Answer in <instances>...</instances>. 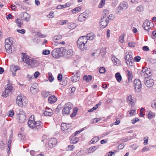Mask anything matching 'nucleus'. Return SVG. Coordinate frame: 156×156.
<instances>
[{"instance_id": "nucleus-1", "label": "nucleus", "mask_w": 156, "mask_h": 156, "mask_svg": "<svg viewBox=\"0 0 156 156\" xmlns=\"http://www.w3.org/2000/svg\"><path fill=\"white\" fill-rule=\"evenodd\" d=\"M95 36L92 33L88 34L86 36H83L80 37L77 41L78 46L81 51L86 50L87 48L85 46V44L88 40H92L95 37Z\"/></svg>"}, {"instance_id": "nucleus-2", "label": "nucleus", "mask_w": 156, "mask_h": 156, "mask_svg": "<svg viewBox=\"0 0 156 156\" xmlns=\"http://www.w3.org/2000/svg\"><path fill=\"white\" fill-rule=\"evenodd\" d=\"M22 56L23 61L31 67H36L39 65L40 63L39 61L34 58L29 57L24 53H22Z\"/></svg>"}, {"instance_id": "nucleus-3", "label": "nucleus", "mask_w": 156, "mask_h": 156, "mask_svg": "<svg viewBox=\"0 0 156 156\" xmlns=\"http://www.w3.org/2000/svg\"><path fill=\"white\" fill-rule=\"evenodd\" d=\"M27 123L30 128L34 129H40L43 126V123L40 121H35L34 115H31L29 118Z\"/></svg>"}, {"instance_id": "nucleus-4", "label": "nucleus", "mask_w": 156, "mask_h": 156, "mask_svg": "<svg viewBox=\"0 0 156 156\" xmlns=\"http://www.w3.org/2000/svg\"><path fill=\"white\" fill-rule=\"evenodd\" d=\"M28 102V100L23 96H18L16 99V103L18 106L20 107L25 106Z\"/></svg>"}, {"instance_id": "nucleus-5", "label": "nucleus", "mask_w": 156, "mask_h": 156, "mask_svg": "<svg viewBox=\"0 0 156 156\" xmlns=\"http://www.w3.org/2000/svg\"><path fill=\"white\" fill-rule=\"evenodd\" d=\"M64 48L63 47L55 48L52 51L51 55L55 58H58L64 55Z\"/></svg>"}, {"instance_id": "nucleus-6", "label": "nucleus", "mask_w": 156, "mask_h": 156, "mask_svg": "<svg viewBox=\"0 0 156 156\" xmlns=\"http://www.w3.org/2000/svg\"><path fill=\"white\" fill-rule=\"evenodd\" d=\"M128 5L126 2H123L120 3L115 10V12L117 14H120L122 10H126L128 8Z\"/></svg>"}, {"instance_id": "nucleus-7", "label": "nucleus", "mask_w": 156, "mask_h": 156, "mask_svg": "<svg viewBox=\"0 0 156 156\" xmlns=\"http://www.w3.org/2000/svg\"><path fill=\"white\" fill-rule=\"evenodd\" d=\"M13 42L10 39H6L5 40V48L6 52L9 53H11L12 52V45Z\"/></svg>"}, {"instance_id": "nucleus-8", "label": "nucleus", "mask_w": 156, "mask_h": 156, "mask_svg": "<svg viewBox=\"0 0 156 156\" xmlns=\"http://www.w3.org/2000/svg\"><path fill=\"white\" fill-rule=\"evenodd\" d=\"M125 59L126 63L128 66H132L133 61V57L131 55V52H128L125 53Z\"/></svg>"}, {"instance_id": "nucleus-9", "label": "nucleus", "mask_w": 156, "mask_h": 156, "mask_svg": "<svg viewBox=\"0 0 156 156\" xmlns=\"http://www.w3.org/2000/svg\"><path fill=\"white\" fill-rule=\"evenodd\" d=\"M108 22V18L106 16H103L99 23L100 27L102 28H105L107 26Z\"/></svg>"}, {"instance_id": "nucleus-10", "label": "nucleus", "mask_w": 156, "mask_h": 156, "mask_svg": "<svg viewBox=\"0 0 156 156\" xmlns=\"http://www.w3.org/2000/svg\"><path fill=\"white\" fill-rule=\"evenodd\" d=\"M134 87L135 90L140 92L141 89V84L140 81L138 79H136L134 81Z\"/></svg>"}, {"instance_id": "nucleus-11", "label": "nucleus", "mask_w": 156, "mask_h": 156, "mask_svg": "<svg viewBox=\"0 0 156 156\" xmlns=\"http://www.w3.org/2000/svg\"><path fill=\"white\" fill-rule=\"evenodd\" d=\"M72 108L71 105L68 104H66L63 108L62 110V113L64 115H67L70 113V111L71 110Z\"/></svg>"}, {"instance_id": "nucleus-12", "label": "nucleus", "mask_w": 156, "mask_h": 156, "mask_svg": "<svg viewBox=\"0 0 156 156\" xmlns=\"http://www.w3.org/2000/svg\"><path fill=\"white\" fill-rule=\"evenodd\" d=\"M153 24L148 20H146L143 23V27L144 30H148L153 26Z\"/></svg>"}, {"instance_id": "nucleus-13", "label": "nucleus", "mask_w": 156, "mask_h": 156, "mask_svg": "<svg viewBox=\"0 0 156 156\" xmlns=\"http://www.w3.org/2000/svg\"><path fill=\"white\" fill-rule=\"evenodd\" d=\"M145 78V84L146 85L149 87H152L154 84L153 80L151 78Z\"/></svg>"}, {"instance_id": "nucleus-14", "label": "nucleus", "mask_w": 156, "mask_h": 156, "mask_svg": "<svg viewBox=\"0 0 156 156\" xmlns=\"http://www.w3.org/2000/svg\"><path fill=\"white\" fill-rule=\"evenodd\" d=\"M64 55L66 56L68 58H69L71 57L73 55V51L71 49H68L66 50L64 48Z\"/></svg>"}, {"instance_id": "nucleus-15", "label": "nucleus", "mask_w": 156, "mask_h": 156, "mask_svg": "<svg viewBox=\"0 0 156 156\" xmlns=\"http://www.w3.org/2000/svg\"><path fill=\"white\" fill-rule=\"evenodd\" d=\"M142 74L145 76V78H148L152 75V73L150 70L147 68L143 69L142 70Z\"/></svg>"}, {"instance_id": "nucleus-16", "label": "nucleus", "mask_w": 156, "mask_h": 156, "mask_svg": "<svg viewBox=\"0 0 156 156\" xmlns=\"http://www.w3.org/2000/svg\"><path fill=\"white\" fill-rule=\"evenodd\" d=\"M11 71L14 76L16 75V72L17 70H20V67L18 66H12L10 67Z\"/></svg>"}, {"instance_id": "nucleus-17", "label": "nucleus", "mask_w": 156, "mask_h": 156, "mask_svg": "<svg viewBox=\"0 0 156 156\" xmlns=\"http://www.w3.org/2000/svg\"><path fill=\"white\" fill-rule=\"evenodd\" d=\"M53 114V111L50 108L46 107L44 112V114L46 116H50Z\"/></svg>"}, {"instance_id": "nucleus-18", "label": "nucleus", "mask_w": 156, "mask_h": 156, "mask_svg": "<svg viewBox=\"0 0 156 156\" xmlns=\"http://www.w3.org/2000/svg\"><path fill=\"white\" fill-rule=\"evenodd\" d=\"M26 120V116L24 114H20L19 116L18 122L21 123H24Z\"/></svg>"}, {"instance_id": "nucleus-19", "label": "nucleus", "mask_w": 156, "mask_h": 156, "mask_svg": "<svg viewBox=\"0 0 156 156\" xmlns=\"http://www.w3.org/2000/svg\"><path fill=\"white\" fill-rule=\"evenodd\" d=\"M127 101L129 105H133L134 104V100L133 99L131 95H129L127 97Z\"/></svg>"}, {"instance_id": "nucleus-20", "label": "nucleus", "mask_w": 156, "mask_h": 156, "mask_svg": "<svg viewBox=\"0 0 156 156\" xmlns=\"http://www.w3.org/2000/svg\"><path fill=\"white\" fill-rule=\"evenodd\" d=\"M57 100L56 97L54 95H51L48 98V102L50 104H53Z\"/></svg>"}, {"instance_id": "nucleus-21", "label": "nucleus", "mask_w": 156, "mask_h": 156, "mask_svg": "<svg viewBox=\"0 0 156 156\" xmlns=\"http://www.w3.org/2000/svg\"><path fill=\"white\" fill-rule=\"evenodd\" d=\"M57 143V140L55 138H52L49 140L48 145L50 147H52L55 146Z\"/></svg>"}, {"instance_id": "nucleus-22", "label": "nucleus", "mask_w": 156, "mask_h": 156, "mask_svg": "<svg viewBox=\"0 0 156 156\" xmlns=\"http://www.w3.org/2000/svg\"><path fill=\"white\" fill-rule=\"evenodd\" d=\"M87 16V15L86 13L83 12L81 13L79 15L78 17V20L81 22L84 21L86 18Z\"/></svg>"}, {"instance_id": "nucleus-23", "label": "nucleus", "mask_w": 156, "mask_h": 156, "mask_svg": "<svg viewBox=\"0 0 156 156\" xmlns=\"http://www.w3.org/2000/svg\"><path fill=\"white\" fill-rule=\"evenodd\" d=\"M79 71L78 70L76 71L75 73H73V74H75V75H74L71 78V80L73 83L79 80V77L78 75H77Z\"/></svg>"}, {"instance_id": "nucleus-24", "label": "nucleus", "mask_w": 156, "mask_h": 156, "mask_svg": "<svg viewBox=\"0 0 156 156\" xmlns=\"http://www.w3.org/2000/svg\"><path fill=\"white\" fill-rule=\"evenodd\" d=\"M62 39V36L61 35H58L55 36L53 38V41L55 43H58L61 41Z\"/></svg>"}, {"instance_id": "nucleus-25", "label": "nucleus", "mask_w": 156, "mask_h": 156, "mask_svg": "<svg viewBox=\"0 0 156 156\" xmlns=\"http://www.w3.org/2000/svg\"><path fill=\"white\" fill-rule=\"evenodd\" d=\"M38 87L37 86H32L30 88V91L33 94H36L38 91Z\"/></svg>"}, {"instance_id": "nucleus-26", "label": "nucleus", "mask_w": 156, "mask_h": 156, "mask_svg": "<svg viewBox=\"0 0 156 156\" xmlns=\"http://www.w3.org/2000/svg\"><path fill=\"white\" fill-rule=\"evenodd\" d=\"M70 126L69 124L65 123H62L61 125V129L63 131L67 130L70 127Z\"/></svg>"}, {"instance_id": "nucleus-27", "label": "nucleus", "mask_w": 156, "mask_h": 156, "mask_svg": "<svg viewBox=\"0 0 156 156\" xmlns=\"http://www.w3.org/2000/svg\"><path fill=\"white\" fill-rule=\"evenodd\" d=\"M82 9L81 6L77 7L71 10V12L73 14H76L80 12Z\"/></svg>"}, {"instance_id": "nucleus-28", "label": "nucleus", "mask_w": 156, "mask_h": 156, "mask_svg": "<svg viewBox=\"0 0 156 156\" xmlns=\"http://www.w3.org/2000/svg\"><path fill=\"white\" fill-rule=\"evenodd\" d=\"M30 16L27 12H25L23 15V19L26 21H29L30 20Z\"/></svg>"}, {"instance_id": "nucleus-29", "label": "nucleus", "mask_w": 156, "mask_h": 156, "mask_svg": "<svg viewBox=\"0 0 156 156\" xmlns=\"http://www.w3.org/2000/svg\"><path fill=\"white\" fill-rule=\"evenodd\" d=\"M83 80L87 82H89L91 81L92 79L91 76L88 75H84L83 77Z\"/></svg>"}, {"instance_id": "nucleus-30", "label": "nucleus", "mask_w": 156, "mask_h": 156, "mask_svg": "<svg viewBox=\"0 0 156 156\" xmlns=\"http://www.w3.org/2000/svg\"><path fill=\"white\" fill-rule=\"evenodd\" d=\"M115 77L118 82H119L122 80V77L119 73H116L115 75Z\"/></svg>"}, {"instance_id": "nucleus-31", "label": "nucleus", "mask_w": 156, "mask_h": 156, "mask_svg": "<svg viewBox=\"0 0 156 156\" xmlns=\"http://www.w3.org/2000/svg\"><path fill=\"white\" fill-rule=\"evenodd\" d=\"M11 93V92H10V91L5 89V90L3 92L2 96L5 97H7L9 96V94Z\"/></svg>"}, {"instance_id": "nucleus-32", "label": "nucleus", "mask_w": 156, "mask_h": 156, "mask_svg": "<svg viewBox=\"0 0 156 156\" xmlns=\"http://www.w3.org/2000/svg\"><path fill=\"white\" fill-rule=\"evenodd\" d=\"M70 6L69 4H68L66 3L64 5H59L57 7V9H63L64 8H66L67 7H69Z\"/></svg>"}, {"instance_id": "nucleus-33", "label": "nucleus", "mask_w": 156, "mask_h": 156, "mask_svg": "<svg viewBox=\"0 0 156 156\" xmlns=\"http://www.w3.org/2000/svg\"><path fill=\"white\" fill-rule=\"evenodd\" d=\"M16 23L17 26L19 27H21L23 24L21 20L20 19H18L16 20Z\"/></svg>"}, {"instance_id": "nucleus-34", "label": "nucleus", "mask_w": 156, "mask_h": 156, "mask_svg": "<svg viewBox=\"0 0 156 156\" xmlns=\"http://www.w3.org/2000/svg\"><path fill=\"white\" fill-rule=\"evenodd\" d=\"M51 94V92L48 91H43L41 93L42 96L45 98L47 97Z\"/></svg>"}, {"instance_id": "nucleus-35", "label": "nucleus", "mask_w": 156, "mask_h": 156, "mask_svg": "<svg viewBox=\"0 0 156 156\" xmlns=\"http://www.w3.org/2000/svg\"><path fill=\"white\" fill-rule=\"evenodd\" d=\"M76 24L74 23H70L68 25V27L70 29H73L76 27Z\"/></svg>"}, {"instance_id": "nucleus-36", "label": "nucleus", "mask_w": 156, "mask_h": 156, "mask_svg": "<svg viewBox=\"0 0 156 156\" xmlns=\"http://www.w3.org/2000/svg\"><path fill=\"white\" fill-rule=\"evenodd\" d=\"M48 80L50 82H52L54 80V77L51 73H48Z\"/></svg>"}, {"instance_id": "nucleus-37", "label": "nucleus", "mask_w": 156, "mask_h": 156, "mask_svg": "<svg viewBox=\"0 0 156 156\" xmlns=\"http://www.w3.org/2000/svg\"><path fill=\"white\" fill-rule=\"evenodd\" d=\"M106 0H101L100 3L98 5L99 8H101L105 5Z\"/></svg>"}, {"instance_id": "nucleus-38", "label": "nucleus", "mask_w": 156, "mask_h": 156, "mask_svg": "<svg viewBox=\"0 0 156 156\" xmlns=\"http://www.w3.org/2000/svg\"><path fill=\"white\" fill-rule=\"evenodd\" d=\"M99 140V137L98 136H96L93 138L91 140V144H94L98 142Z\"/></svg>"}, {"instance_id": "nucleus-39", "label": "nucleus", "mask_w": 156, "mask_h": 156, "mask_svg": "<svg viewBox=\"0 0 156 156\" xmlns=\"http://www.w3.org/2000/svg\"><path fill=\"white\" fill-rule=\"evenodd\" d=\"M112 60L115 65H117L119 62V60L116 58H112Z\"/></svg>"}, {"instance_id": "nucleus-40", "label": "nucleus", "mask_w": 156, "mask_h": 156, "mask_svg": "<svg viewBox=\"0 0 156 156\" xmlns=\"http://www.w3.org/2000/svg\"><path fill=\"white\" fill-rule=\"evenodd\" d=\"M96 149V147H91L89 148L88 151L89 153H90L93 152Z\"/></svg>"}, {"instance_id": "nucleus-41", "label": "nucleus", "mask_w": 156, "mask_h": 156, "mask_svg": "<svg viewBox=\"0 0 156 156\" xmlns=\"http://www.w3.org/2000/svg\"><path fill=\"white\" fill-rule=\"evenodd\" d=\"M155 116V114L152 112H150L148 115V118L149 119H151L152 118H153Z\"/></svg>"}, {"instance_id": "nucleus-42", "label": "nucleus", "mask_w": 156, "mask_h": 156, "mask_svg": "<svg viewBox=\"0 0 156 156\" xmlns=\"http://www.w3.org/2000/svg\"><path fill=\"white\" fill-rule=\"evenodd\" d=\"M126 73L128 77H133V74L131 71L127 70L126 71Z\"/></svg>"}, {"instance_id": "nucleus-43", "label": "nucleus", "mask_w": 156, "mask_h": 156, "mask_svg": "<svg viewBox=\"0 0 156 156\" xmlns=\"http://www.w3.org/2000/svg\"><path fill=\"white\" fill-rule=\"evenodd\" d=\"M136 43L134 41L129 42L128 44V45L129 47L132 48L134 47L135 46Z\"/></svg>"}, {"instance_id": "nucleus-44", "label": "nucleus", "mask_w": 156, "mask_h": 156, "mask_svg": "<svg viewBox=\"0 0 156 156\" xmlns=\"http://www.w3.org/2000/svg\"><path fill=\"white\" fill-rule=\"evenodd\" d=\"M68 21L67 20H61L58 22L60 25H63L68 23Z\"/></svg>"}, {"instance_id": "nucleus-45", "label": "nucleus", "mask_w": 156, "mask_h": 156, "mask_svg": "<svg viewBox=\"0 0 156 156\" xmlns=\"http://www.w3.org/2000/svg\"><path fill=\"white\" fill-rule=\"evenodd\" d=\"M74 145H69L67 147V151H73L74 147Z\"/></svg>"}, {"instance_id": "nucleus-46", "label": "nucleus", "mask_w": 156, "mask_h": 156, "mask_svg": "<svg viewBox=\"0 0 156 156\" xmlns=\"http://www.w3.org/2000/svg\"><path fill=\"white\" fill-rule=\"evenodd\" d=\"M106 71V69L104 67H101L99 69V72L101 73H104Z\"/></svg>"}, {"instance_id": "nucleus-47", "label": "nucleus", "mask_w": 156, "mask_h": 156, "mask_svg": "<svg viewBox=\"0 0 156 156\" xmlns=\"http://www.w3.org/2000/svg\"><path fill=\"white\" fill-rule=\"evenodd\" d=\"M18 137L20 138L21 140H24L25 138V136L24 134L23 133H20L18 135Z\"/></svg>"}, {"instance_id": "nucleus-48", "label": "nucleus", "mask_w": 156, "mask_h": 156, "mask_svg": "<svg viewBox=\"0 0 156 156\" xmlns=\"http://www.w3.org/2000/svg\"><path fill=\"white\" fill-rule=\"evenodd\" d=\"M150 150V147H148V146H145L142 149L141 151L143 152L146 151H148Z\"/></svg>"}, {"instance_id": "nucleus-49", "label": "nucleus", "mask_w": 156, "mask_h": 156, "mask_svg": "<svg viewBox=\"0 0 156 156\" xmlns=\"http://www.w3.org/2000/svg\"><path fill=\"white\" fill-rule=\"evenodd\" d=\"M14 114V111L13 110H10L8 112V116L9 117H12Z\"/></svg>"}, {"instance_id": "nucleus-50", "label": "nucleus", "mask_w": 156, "mask_h": 156, "mask_svg": "<svg viewBox=\"0 0 156 156\" xmlns=\"http://www.w3.org/2000/svg\"><path fill=\"white\" fill-rule=\"evenodd\" d=\"M40 73L38 71H36L34 74V78H37L40 75Z\"/></svg>"}, {"instance_id": "nucleus-51", "label": "nucleus", "mask_w": 156, "mask_h": 156, "mask_svg": "<svg viewBox=\"0 0 156 156\" xmlns=\"http://www.w3.org/2000/svg\"><path fill=\"white\" fill-rule=\"evenodd\" d=\"M138 12H141L143 10V8L142 6H138L136 8Z\"/></svg>"}, {"instance_id": "nucleus-52", "label": "nucleus", "mask_w": 156, "mask_h": 156, "mask_svg": "<svg viewBox=\"0 0 156 156\" xmlns=\"http://www.w3.org/2000/svg\"><path fill=\"white\" fill-rule=\"evenodd\" d=\"M136 112V110H132L130 111H128V112L129 113V114L130 115V116H132L135 114V113Z\"/></svg>"}, {"instance_id": "nucleus-53", "label": "nucleus", "mask_w": 156, "mask_h": 156, "mask_svg": "<svg viewBox=\"0 0 156 156\" xmlns=\"http://www.w3.org/2000/svg\"><path fill=\"white\" fill-rule=\"evenodd\" d=\"M106 49L105 48H103L101 49L100 51V53H102V55H104L106 53Z\"/></svg>"}, {"instance_id": "nucleus-54", "label": "nucleus", "mask_w": 156, "mask_h": 156, "mask_svg": "<svg viewBox=\"0 0 156 156\" xmlns=\"http://www.w3.org/2000/svg\"><path fill=\"white\" fill-rule=\"evenodd\" d=\"M148 138L147 137H145L144 138V144L145 145H146L148 144Z\"/></svg>"}, {"instance_id": "nucleus-55", "label": "nucleus", "mask_w": 156, "mask_h": 156, "mask_svg": "<svg viewBox=\"0 0 156 156\" xmlns=\"http://www.w3.org/2000/svg\"><path fill=\"white\" fill-rule=\"evenodd\" d=\"M50 53V51L49 50H44L43 51V54L44 55H47Z\"/></svg>"}, {"instance_id": "nucleus-56", "label": "nucleus", "mask_w": 156, "mask_h": 156, "mask_svg": "<svg viewBox=\"0 0 156 156\" xmlns=\"http://www.w3.org/2000/svg\"><path fill=\"white\" fill-rule=\"evenodd\" d=\"M119 41L120 42H121L122 43H123V42H124V35H123L119 37Z\"/></svg>"}, {"instance_id": "nucleus-57", "label": "nucleus", "mask_w": 156, "mask_h": 156, "mask_svg": "<svg viewBox=\"0 0 156 156\" xmlns=\"http://www.w3.org/2000/svg\"><path fill=\"white\" fill-rule=\"evenodd\" d=\"M7 86V87L6 89L10 91V92H11L12 90L13 87L10 84H8Z\"/></svg>"}, {"instance_id": "nucleus-58", "label": "nucleus", "mask_w": 156, "mask_h": 156, "mask_svg": "<svg viewBox=\"0 0 156 156\" xmlns=\"http://www.w3.org/2000/svg\"><path fill=\"white\" fill-rule=\"evenodd\" d=\"M151 106L152 108H156V101H154L152 102Z\"/></svg>"}, {"instance_id": "nucleus-59", "label": "nucleus", "mask_w": 156, "mask_h": 156, "mask_svg": "<svg viewBox=\"0 0 156 156\" xmlns=\"http://www.w3.org/2000/svg\"><path fill=\"white\" fill-rule=\"evenodd\" d=\"M17 31L18 32L22 34H24L25 33V30L24 29H22V30H17Z\"/></svg>"}, {"instance_id": "nucleus-60", "label": "nucleus", "mask_w": 156, "mask_h": 156, "mask_svg": "<svg viewBox=\"0 0 156 156\" xmlns=\"http://www.w3.org/2000/svg\"><path fill=\"white\" fill-rule=\"evenodd\" d=\"M37 35L39 36V37H42V38H44L46 36L42 34L40 32H38L37 33Z\"/></svg>"}, {"instance_id": "nucleus-61", "label": "nucleus", "mask_w": 156, "mask_h": 156, "mask_svg": "<svg viewBox=\"0 0 156 156\" xmlns=\"http://www.w3.org/2000/svg\"><path fill=\"white\" fill-rule=\"evenodd\" d=\"M139 120V119L138 118H135L133 119L132 120V123L133 124H134L136 122H137Z\"/></svg>"}, {"instance_id": "nucleus-62", "label": "nucleus", "mask_w": 156, "mask_h": 156, "mask_svg": "<svg viewBox=\"0 0 156 156\" xmlns=\"http://www.w3.org/2000/svg\"><path fill=\"white\" fill-rule=\"evenodd\" d=\"M134 60L136 62H139L141 59V57L139 56H136L134 58Z\"/></svg>"}, {"instance_id": "nucleus-63", "label": "nucleus", "mask_w": 156, "mask_h": 156, "mask_svg": "<svg viewBox=\"0 0 156 156\" xmlns=\"http://www.w3.org/2000/svg\"><path fill=\"white\" fill-rule=\"evenodd\" d=\"M103 14H105L104 16H108V15L109 14V11L107 9H105L103 12Z\"/></svg>"}, {"instance_id": "nucleus-64", "label": "nucleus", "mask_w": 156, "mask_h": 156, "mask_svg": "<svg viewBox=\"0 0 156 156\" xmlns=\"http://www.w3.org/2000/svg\"><path fill=\"white\" fill-rule=\"evenodd\" d=\"M79 140V139L77 137H76L73 140L71 143L75 144L77 143Z\"/></svg>"}]
</instances>
